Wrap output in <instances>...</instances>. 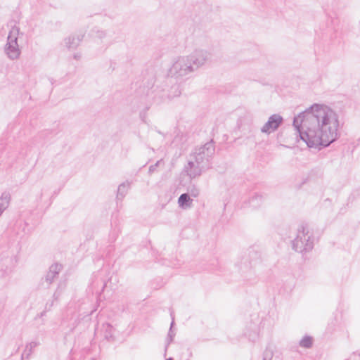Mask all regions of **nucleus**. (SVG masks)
<instances>
[{
	"instance_id": "f257e3e1",
	"label": "nucleus",
	"mask_w": 360,
	"mask_h": 360,
	"mask_svg": "<svg viewBox=\"0 0 360 360\" xmlns=\"http://www.w3.org/2000/svg\"><path fill=\"white\" fill-rule=\"evenodd\" d=\"M293 127L309 148L327 147L339 136L338 115L319 104H314L295 117Z\"/></svg>"
},
{
	"instance_id": "f03ea898",
	"label": "nucleus",
	"mask_w": 360,
	"mask_h": 360,
	"mask_svg": "<svg viewBox=\"0 0 360 360\" xmlns=\"http://www.w3.org/2000/svg\"><path fill=\"white\" fill-rule=\"evenodd\" d=\"M211 54L203 49H196L190 55L178 57L169 69L172 77L182 78L197 71L210 59Z\"/></svg>"
},
{
	"instance_id": "7ed1b4c3",
	"label": "nucleus",
	"mask_w": 360,
	"mask_h": 360,
	"mask_svg": "<svg viewBox=\"0 0 360 360\" xmlns=\"http://www.w3.org/2000/svg\"><path fill=\"white\" fill-rule=\"evenodd\" d=\"M292 247L302 254L311 251L314 248V238L309 233L307 224H301L297 229L296 238L292 241Z\"/></svg>"
},
{
	"instance_id": "20e7f679",
	"label": "nucleus",
	"mask_w": 360,
	"mask_h": 360,
	"mask_svg": "<svg viewBox=\"0 0 360 360\" xmlns=\"http://www.w3.org/2000/svg\"><path fill=\"white\" fill-rule=\"evenodd\" d=\"M214 153V142L211 140L202 146L195 147L190 156L198 163H202L210 167V161Z\"/></svg>"
},
{
	"instance_id": "39448f33",
	"label": "nucleus",
	"mask_w": 360,
	"mask_h": 360,
	"mask_svg": "<svg viewBox=\"0 0 360 360\" xmlns=\"http://www.w3.org/2000/svg\"><path fill=\"white\" fill-rule=\"evenodd\" d=\"M19 32L20 29L16 26L11 28L7 37V43L4 47L6 55L12 60L18 59L21 53L18 44Z\"/></svg>"
},
{
	"instance_id": "423d86ee",
	"label": "nucleus",
	"mask_w": 360,
	"mask_h": 360,
	"mask_svg": "<svg viewBox=\"0 0 360 360\" xmlns=\"http://www.w3.org/2000/svg\"><path fill=\"white\" fill-rule=\"evenodd\" d=\"M210 169V167L205 164L198 163L195 160H190L184 167V172L191 178L194 179L201 175V174L205 170Z\"/></svg>"
},
{
	"instance_id": "0eeeda50",
	"label": "nucleus",
	"mask_w": 360,
	"mask_h": 360,
	"mask_svg": "<svg viewBox=\"0 0 360 360\" xmlns=\"http://www.w3.org/2000/svg\"><path fill=\"white\" fill-rule=\"evenodd\" d=\"M283 122V117L278 114L271 115L267 122L261 128V132L270 134L278 129Z\"/></svg>"
},
{
	"instance_id": "6e6552de",
	"label": "nucleus",
	"mask_w": 360,
	"mask_h": 360,
	"mask_svg": "<svg viewBox=\"0 0 360 360\" xmlns=\"http://www.w3.org/2000/svg\"><path fill=\"white\" fill-rule=\"evenodd\" d=\"M62 270V266L58 264H52L46 275L45 276V281L50 285L54 280L58 277L59 273Z\"/></svg>"
},
{
	"instance_id": "1a4fd4ad",
	"label": "nucleus",
	"mask_w": 360,
	"mask_h": 360,
	"mask_svg": "<svg viewBox=\"0 0 360 360\" xmlns=\"http://www.w3.org/2000/svg\"><path fill=\"white\" fill-rule=\"evenodd\" d=\"M13 265V259L11 257H0V269L4 274L11 271Z\"/></svg>"
},
{
	"instance_id": "9d476101",
	"label": "nucleus",
	"mask_w": 360,
	"mask_h": 360,
	"mask_svg": "<svg viewBox=\"0 0 360 360\" xmlns=\"http://www.w3.org/2000/svg\"><path fill=\"white\" fill-rule=\"evenodd\" d=\"M81 40L82 38L79 36H71L65 39V44L68 49H75L79 46Z\"/></svg>"
},
{
	"instance_id": "9b49d317",
	"label": "nucleus",
	"mask_w": 360,
	"mask_h": 360,
	"mask_svg": "<svg viewBox=\"0 0 360 360\" xmlns=\"http://www.w3.org/2000/svg\"><path fill=\"white\" fill-rule=\"evenodd\" d=\"M38 345H39V342H34V341L31 342L30 343L27 344L25 346V349L23 353L22 354L21 360H25V359L28 360L30 356L32 353L33 349Z\"/></svg>"
},
{
	"instance_id": "f8f14e48",
	"label": "nucleus",
	"mask_w": 360,
	"mask_h": 360,
	"mask_svg": "<svg viewBox=\"0 0 360 360\" xmlns=\"http://www.w3.org/2000/svg\"><path fill=\"white\" fill-rule=\"evenodd\" d=\"M129 187L130 184L129 182H124L120 184L117 188V199L122 200L127 195Z\"/></svg>"
},
{
	"instance_id": "ddd939ff",
	"label": "nucleus",
	"mask_w": 360,
	"mask_h": 360,
	"mask_svg": "<svg viewBox=\"0 0 360 360\" xmlns=\"http://www.w3.org/2000/svg\"><path fill=\"white\" fill-rule=\"evenodd\" d=\"M264 196L260 193H255L250 199V205L253 208H257L261 206L264 199Z\"/></svg>"
},
{
	"instance_id": "4468645a",
	"label": "nucleus",
	"mask_w": 360,
	"mask_h": 360,
	"mask_svg": "<svg viewBox=\"0 0 360 360\" xmlns=\"http://www.w3.org/2000/svg\"><path fill=\"white\" fill-rule=\"evenodd\" d=\"M11 195L8 192H4L0 197V210L5 211L9 206Z\"/></svg>"
},
{
	"instance_id": "2eb2a0df",
	"label": "nucleus",
	"mask_w": 360,
	"mask_h": 360,
	"mask_svg": "<svg viewBox=\"0 0 360 360\" xmlns=\"http://www.w3.org/2000/svg\"><path fill=\"white\" fill-rule=\"evenodd\" d=\"M191 202V199L190 195L188 193L181 194L178 199L179 205V207H181L182 208L189 207Z\"/></svg>"
},
{
	"instance_id": "dca6fc26",
	"label": "nucleus",
	"mask_w": 360,
	"mask_h": 360,
	"mask_svg": "<svg viewBox=\"0 0 360 360\" xmlns=\"http://www.w3.org/2000/svg\"><path fill=\"white\" fill-rule=\"evenodd\" d=\"M312 343V338L310 336H305L300 340V345L304 348H310Z\"/></svg>"
},
{
	"instance_id": "f3484780",
	"label": "nucleus",
	"mask_w": 360,
	"mask_h": 360,
	"mask_svg": "<svg viewBox=\"0 0 360 360\" xmlns=\"http://www.w3.org/2000/svg\"><path fill=\"white\" fill-rule=\"evenodd\" d=\"M105 332H104V337L106 340H110V339L112 338V330H113V328L112 326L109 324V323H106L105 326Z\"/></svg>"
},
{
	"instance_id": "a211bd4d",
	"label": "nucleus",
	"mask_w": 360,
	"mask_h": 360,
	"mask_svg": "<svg viewBox=\"0 0 360 360\" xmlns=\"http://www.w3.org/2000/svg\"><path fill=\"white\" fill-rule=\"evenodd\" d=\"M65 288V283H60L58 284V288H57L56 290L55 291V292L53 293V297L54 300H57L59 298V297H60L63 290Z\"/></svg>"
},
{
	"instance_id": "6ab92c4d",
	"label": "nucleus",
	"mask_w": 360,
	"mask_h": 360,
	"mask_svg": "<svg viewBox=\"0 0 360 360\" xmlns=\"http://www.w3.org/2000/svg\"><path fill=\"white\" fill-rule=\"evenodd\" d=\"M162 162V160H158L156 162L155 164L154 165H152L149 167V169H148V173L149 174H153V172H155L156 171V169L157 167H158L159 164Z\"/></svg>"
},
{
	"instance_id": "aec40b11",
	"label": "nucleus",
	"mask_w": 360,
	"mask_h": 360,
	"mask_svg": "<svg viewBox=\"0 0 360 360\" xmlns=\"http://www.w3.org/2000/svg\"><path fill=\"white\" fill-rule=\"evenodd\" d=\"M171 316H172V321L171 323V326H170V329H169V331L168 333V338L170 339V341L172 340V338L174 337V334L172 333V327H173V325H174V317H173V313L171 312Z\"/></svg>"
},
{
	"instance_id": "412c9836",
	"label": "nucleus",
	"mask_w": 360,
	"mask_h": 360,
	"mask_svg": "<svg viewBox=\"0 0 360 360\" xmlns=\"http://www.w3.org/2000/svg\"><path fill=\"white\" fill-rule=\"evenodd\" d=\"M272 356H273V354L271 352H269V351L266 350L263 354V360H271L272 358Z\"/></svg>"
},
{
	"instance_id": "4be33fe9",
	"label": "nucleus",
	"mask_w": 360,
	"mask_h": 360,
	"mask_svg": "<svg viewBox=\"0 0 360 360\" xmlns=\"http://www.w3.org/2000/svg\"><path fill=\"white\" fill-rule=\"evenodd\" d=\"M106 35V33L105 31H103V30H98L97 32H96V37H98L99 39H103V37H105Z\"/></svg>"
},
{
	"instance_id": "5701e85b",
	"label": "nucleus",
	"mask_w": 360,
	"mask_h": 360,
	"mask_svg": "<svg viewBox=\"0 0 360 360\" xmlns=\"http://www.w3.org/2000/svg\"><path fill=\"white\" fill-rule=\"evenodd\" d=\"M190 192H191V195L193 197H197L198 195V193H199L198 190L196 188H194V187L190 191Z\"/></svg>"
},
{
	"instance_id": "b1692460",
	"label": "nucleus",
	"mask_w": 360,
	"mask_h": 360,
	"mask_svg": "<svg viewBox=\"0 0 360 360\" xmlns=\"http://www.w3.org/2000/svg\"><path fill=\"white\" fill-rule=\"evenodd\" d=\"M74 58L77 60V59H79L80 58V56L78 55V54H75L74 55Z\"/></svg>"
},
{
	"instance_id": "393cba45",
	"label": "nucleus",
	"mask_w": 360,
	"mask_h": 360,
	"mask_svg": "<svg viewBox=\"0 0 360 360\" xmlns=\"http://www.w3.org/2000/svg\"><path fill=\"white\" fill-rule=\"evenodd\" d=\"M252 252L254 255H257V252H255L254 251H250V253Z\"/></svg>"
},
{
	"instance_id": "a878e982",
	"label": "nucleus",
	"mask_w": 360,
	"mask_h": 360,
	"mask_svg": "<svg viewBox=\"0 0 360 360\" xmlns=\"http://www.w3.org/2000/svg\"><path fill=\"white\" fill-rule=\"evenodd\" d=\"M53 302H51V304H50L49 308H50V307H51L53 306Z\"/></svg>"
},
{
	"instance_id": "bb28decb",
	"label": "nucleus",
	"mask_w": 360,
	"mask_h": 360,
	"mask_svg": "<svg viewBox=\"0 0 360 360\" xmlns=\"http://www.w3.org/2000/svg\"><path fill=\"white\" fill-rule=\"evenodd\" d=\"M166 360H173L172 358H169V359H167Z\"/></svg>"
}]
</instances>
